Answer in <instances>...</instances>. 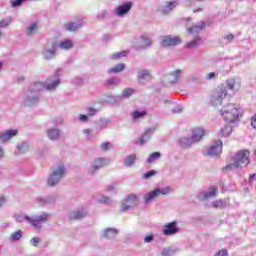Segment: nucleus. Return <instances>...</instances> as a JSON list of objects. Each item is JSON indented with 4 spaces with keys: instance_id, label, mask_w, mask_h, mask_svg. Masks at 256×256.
<instances>
[{
    "instance_id": "obj_32",
    "label": "nucleus",
    "mask_w": 256,
    "mask_h": 256,
    "mask_svg": "<svg viewBox=\"0 0 256 256\" xmlns=\"http://www.w3.org/2000/svg\"><path fill=\"white\" fill-rule=\"evenodd\" d=\"M160 157H161V153L160 152H154V153L150 154V156L148 157L147 163H151L155 159H159Z\"/></svg>"
},
{
    "instance_id": "obj_56",
    "label": "nucleus",
    "mask_w": 256,
    "mask_h": 256,
    "mask_svg": "<svg viewBox=\"0 0 256 256\" xmlns=\"http://www.w3.org/2000/svg\"><path fill=\"white\" fill-rule=\"evenodd\" d=\"M4 204H5V197L0 196V207H3Z\"/></svg>"
},
{
    "instance_id": "obj_51",
    "label": "nucleus",
    "mask_w": 256,
    "mask_h": 256,
    "mask_svg": "<svg viewBox=\"0 0 256 256\" xmlns=\"http://www.w3.org/2000/svg\"><path fill=\"white\" fill-rule=\"evenodd\" d=\"M233 39H235V36L233 34H229L226 36V41H228L229 43H231V41H233Z\"/></svg>"
},
{
    "instance_id": "obj_40",
    "label": "nucleus",
    "mask_w": 256,
    "mask_h": 256,
    "mask_svg": "<svg viewBox=\"0 0 256 256\" xmlns=\"http://www.w3.org/2000/svg\"><path fill=\"white\" fill-rule=\"evenodd\" d=\"M11 23V19H2L0 20V29L3 27H9V24Z\"/></svg>"
},
{
    "instance_id": "obj_52",
    "label": "nucleus",
    "mask_w": 256,
    "mask_h": 256,
    "mask_svg": "<svg viewBox=\"0 0 256 256\" xmlns=\"http://www.w3.org/2000/svg\"><path fill=\"white\" fill-rule=\"evenodd\" d=\"M79 119H80V121H88L89 117L87 115L80 114Z\"/></svg>"
},
{
    "instance_id": "obj_55",
    "label": "nucleus",
    "mask_w": 256,
    "mask_h": 256,
    "mask_svg": "<svg viewBox=\"0 0 256 256\" xmlns=\"http://www.w3.org/2000/svg\"><path fill=\"white\" fill-rule=\"evenodd\" d=\"M255 177H256V174H251L248 179V183H251L252 181H254Z\"/></svg>"
},
{
    "instance_id": "obj_13",
    "label": "nucleus",
    "mask_w": 256,
    "mask_h": 256,
    "mask_svg": "<svg viewBox=\"0 0 256 256\" xmlns=\"http://www.w3.org/2000/svg\"><path fill=\"white\" fill-rule=\"evenodd\" d=\"M164 235H175V233H179V228L177 227V221H172L163 228Z\"/></svg>"
},
{
    "instance_id": "obj_12",
    "label": "nucleus",
    "mask_w": 256,
    "mask_h": 256,
    "mask_svg": "<svg viewBox=\"0 0 256 256\" xmlns=\"http://www.w3.org/2000/svg\"><path fill=\"white\" fill-rule=\"evenodd\" d=\"M109 165V159L107 158H96L94 159L93 165L91 167V173H95L98 169L102 167H107Z\"/></svg>"
},
{
    "instance_id": "obj_14",
    "label": "nucleus",
    "mask_w": 256,
    "mask_h": 256,
    "mask_svg": "<svg viewBox=\"0 0 256 256\" xmlns=\"http://www.w3.org/2000/svg\"><path fill=\"white\" fill-rule=\"evenodd\" d=\"M18 133H19V131L16 129L7 130L0 134V141L2 143H5V142L9 141V139H13V137H15Z\"/></svg>"
},
{
    "instance_id": "obj_60",
    "label": "nucleus",
    "mask_w": 256,
    "mask_h": 256,
    "mask_svg": "<svg viewBox=\"0 0 256 256\" xmlns=\"http://www.w3.org/2000/svg\"><path fill=\"white\" fill-rule=\"evenodd\" d=\"M229 255V253L227 252V250H225V256H228Z\"/></svg>"
},
{
    "instance_id": "obj_57",
    "label": "nucleus",
    "mask_w": 256,
    "mask_h": 256,
    "mask_svg": "<svg viewBox=\"0 0 256 256\" xmlns=\"http://www.w3.org/2000/svg\"><path fill=\"white\" fill-rule=\"evenodd\" d=\"M216 256H225V250L219 251Z\"/></svg>"
},
{
    "instance_id": "obj_42",
    "label": "nucleus",
    "mask_w": 256,
    "mask_h": 256,
    "mask_svg": "<svg viewBox=\"0 0 256 256\" xmlns=\"http://www.w3.org/2000/svg\"><path fill=\"white\" fill-rule=\"evenodd\" d=\"M162 255L163 256H173V255H175V251H173L172 249H164L162 251Z\"/></svg>"
},
{
    "instance_id": "obj_53",
    "label": "nucleus",
    "mask_w": 256,
    "mask_h": 256,
    "mask_svg": "<svg viewBox=\"0 0 256 256\" xmlns=\"http://www.w3.org/2000/svg\"><path fill=\"white\" fill-rule=\"evenodd\" d=\"M88 113H89V115L93 116V115H95V113H97V110L94 108H88Z\"/></svg>"
},
{
    "instance_id": "obj_59",
    "label": "nucleus",
    "mask_w": 256,
    "mask_h": 256,
    "mask_svg": "<svg viewBox=\"0 0 256 256\" xmlns=\"http://www.w3.org/2000/svg\"><path fill=\"white\" fill-rule=\"evenodd\" d=\"M3 157V149L0 148V159Z\"/></svg>"
},
{
    "instance_id": "obj_38",
    "label": "nucleus",
    "mask_w": 256,
    "mask_h": 256,
    "mask_svg": "<svg viewBox=\"0 0 256 256\" xmlns=\"http://www.w3.org/2000/svg\"><path fill=\"white\" fill-rule=\"evenodd\" d=\"M170 75L174 77V81L172 83H175V81H177L181 75V70H175L171 72Z\"/></svg>"
},
{
    "instance_id": "obj_28",
    "label": "nucleus",
    "mask_w": 256,
    "mask_h": 256,
    "mask_svg": "<svg viewBox=\"0 0 256 256\" xmlns=\"http://www.w3.org/2000/svg\"><path fill=\"white\" fill-rule=\"evenodd\" d=\"M144 79H151V74L147 70L138 73V81H144Z\"/></svg>"
},
{
    "instance_id": "obj_19",
    "label": "nucleus",
    "mask_w": 256,
    "mask_h": 256,
    "mask_svg": "<svg viewBox=\"0 0 256 256\" xmlns=\"http://www.w3.org/2000/svg\"><path fill=\"white\" fill-rule=\"evenodd\" d=\"M64 27H65L66 31H69L70 33H75V31H77L81 27V24H77L74 22H68V23L64 24Z\"/></svg>"
},
{
    "instance_id": "obj_11",
    "label": "nucleus",
    "mask_w": 256,
    "mask_h": 256,
    "mask_svg": "<svg viewBox=\"0 0 256 256\" xmlns=\"http://www.w3.org/2000/svg\"><path fill=\"white\" fill-rule=\"evenodd\" d=\"M25 221H29V223L32 225V227H39V224L47 221V219H49V214L44 213L38 217H36V219H32L29 216H25L24 217Z\"/></svg>"
},
{
    "instance_id": "obj_3",
    "label": "nucleus",
    "mask_w": 256,
    "mask_h": 256,
    "mask_svg": "<svg viewBox=\"0 0 256 256\" xmlns=\"http://www.w3.org/2000/svg\"><path fill=\"white\" fill-rule=\"evenodd\" d=\"M203 137H205V130L201 127H196L192 130L191 138H184L183 143L185 147H189L192 143H199Z\"/></svg>"
},
{
    "instance_id": "obj_7",
    "label": "nucleus",
    "mask_w": 256,
    "mask_h": 256,
    "mask_svg": "<svg viewBox=\"0 0 256 256\" xmlns=\"http://www.w3.org/2000/svg\"><path fill=\"white\" fill-rule=\"evenodd\" d=\"M221 153H223V142L221 140H217L207 150V156L208 157H221Z\"/></svg>"
},
{
    "instance_id": "obj_47",
    "label": "nucleus",
    "mask_w": 256,
    "mask_h": 256,
    "mask_svg": "<svg viewBox=\"0 0 256 256\" xmlns=\"http://www.w3.org/2000/svg\"><path fill=\"white\" fill-rule=\"evenodd\" d=\"M153 239V235L150 234L144 238V243H151Z\"/></svg>"
},
{
    "instance_id": "obj_25",
    "label": "nucleus",
    "mask_w": 256,
    "mask_h": 256,
    "mask_svg": "<svg viewBox=\"0 0 256 256\" xmlns=\"http://www.w3.org/2000/svg\"><path fill=\"white\" fill-rule=\"evenodd\" d=\"M217 187H212L206 193H204V199H211L212 197H217Z\"/></svg>"
},
{
    "instance_id": "obj_29",
    "label": "nucleus",
    "mask_w": 256,
    "mask_h": 256,
    "mask_svg": "<svg viewBox=\"0 0 256 256\" xmlns=\"http://www.w3.org/2000/svg\"><path fill=\"white\" fill-rule=\"evenodd\" d=\"M61 49H71L73 47V42L71 40H64L60 42Z\"/></svg>"
},
{
    "instance_id": "obj_54",
    "label": "nucleus",
    "mask_w": 256,
    "mask_h": 256,
    "mask_svg": "<svg viewBox=\"0 0 256 256\" xmlns=\"http://www.w3.org/2000/svg\"><path fill=\"white\" fill-rule=\"evenodd\" d=\"M145 135H147V133H145V134L138 140V143H140L141 145L145 144Z\"/></svg>"
},
{
    "instance_id": "obj_10",
    "label": "nucleus",
    "mask_w": 256,
    "mask_h": 256,
    "mask_svg": "<svg viewBox=\"0 0 256 256\" xmlns=\"http://www.w3.org/2000/svg\"><path fill=\"white\" fill-rule=\"evenodd\" d=\"M205 27H209V24H207L203 21H200L196 25L188 27L186 29V31H187V33H190V35H199V33H201V31H203V29H205Z\"/></svg>"
},
{
    "instance_id": "obj_24",
    "label": "nucleus",
    "mask_w": 256,
    "mask_h": 256,
    "mask_svg": "<svg viewBox=\"0 0 256 256\" xmlns=\"http://www.w3.org/2000/svg\"><path fill=\"white\" fill-rule=\"evenodd\" d=\"M131 115H132L133 121H137V119H143V117L147 115V111L136 110Z\"/></svg>"
},
{
    "instance_id": "obj_17",
    "label": "nucleus",
    "mask_w": 256,
    "mask_h": 256,
    "mask_svg": "<svg viewBox=\"0 0 256 256\" xmlns=\"http://www.w3.org/2000/svg\"><path fill=\"white\" fill-rule=\"evenodd\" d=\"M201 43H203V39H201V37H196L194 40L187 42L185 47L186 49H195L196 47H199Z\"/></svg>"
},
{
    "instance_id": "obj_33",
    "label": "nucleus",
    "mask_w": 256,
    "mask_h": 256,
    "mask_svg": "<svg viewBox=\"0 0 256 256\" xmlns=\"http://www.w3.org/2000/svg\"><path fill=\"white\" fill-rule=\"evenodd\" d=\"M21 237H23V233L21 232V230H18L11 235L12 241H19Z\"/></svg>"
},
{
    "instance_id": "obj_48",
    "label": "nucleus",
    "mask_w": 256,
    "mask_h": 256,
    "mask_svg": "<svg viewBox=\"0 0 256 256\" xmlns=\"http://www.w3.org/2000/svg\"><path fill=\"white\" fill-rule=\"evenodd\" d=\"M24 0H15L12 2V7H19L23 3Z\"/></svg>"
},
{
    "instance_id": "obj_58",
    "label": "nucleus",
    "mask_w": 256,
    "mask_h": 256,
    "mask_svg": "<svg viewBox=\"0 0 256 256\" xmlns=\"http://www.w3.org/2000/svg\"><path fill=\"white\" fill-rule=\"evenodd\" d=\"M202 9L201 8H196L193 10V13H201Z\"/></svg>"
},
{
    "instance_id": "obj_49",
    "label": "nucleus",
    "mask_w": 256,
    "mask_h": 256,
    "mask_svg": "<svg viewBox=\"0 0 256 256\" xmlns=\"http://www.w3.org/2000/svg\"><path fill=\"white\" fill-rule=\"evenodd\" d=\"M183 111V108L181 106H176L174 109H172V113H181Z\"/></svg>"
},
{
    "instance_id": "obj_37",
    "label": "nucleus",
    "mask_w": 256,
    "mask_h": 256,
    "mask_svg": "<svg viewBox=\"0 0 256 256\" xmlns=\"http://www.w3.org/2000/svg\"><path fill=\"white\" fill-rule=\"evenodd\" d=\"M44 57L45 59H53L55 57V50H47L45 53H44Z\"/></svg>"
},
{
    "instance_id": "obj_2",
    "label": "nucleus",
    "mask_w": 256,
    "mask_h": 256,
    "mask_svg": "<svg viewBox=\"0 0 256 256\" xmlns=\"http://www.w3.org/2000/svg\"><path fill=\"white\" fill-rule=\"evenodd\" d=\"M249 150H240L232 157V162L225 166V171H235L240 167H247L251 162L249 160Z\"/></svg>"
},
{
    "instance_id": "obj_23",
    "label": "nucleus",
    "mask_w": 256,
    "mask_h": 256,
    "mask_svg": "<svg viewBox=\"0 0 256 256\" xmlns=\"http://www.w3.org/2000/svg\"><path fill=\"white\" fill-rule=\"evenodd\" d=\"M213 105L215 107L223 105V90L220 89V91L218 92V96L213 99Z\"/></svg>"
},
{
    "instance_id": "obj_46",
    "label": "nucleus",
    "mask_w": 256,
    "mask_h": 256,
    "mask_svg": "<svg viewBox=\"0 0 256 256\" xmlns=\"http://www.w3.org/2000/svg\"><path fill=\"white\" fill-rule=\"evenodd\" d=\"M205 78L208 80V81H211V79H215V73L214 72H210L208 73Z\"/></svg>"
},
{
    "instance_id": "obj_30",
    "label": "nucleus",
    "mask_w": 256,
    "mask_h": 256,
    "mask_svg": "<svg viewBox=\"0 0 256 256\" xmlns=\"http://www.w3.org/2000/svg\"><path fill=\"white\" fill-rule=\"evenodd\" d=\"M38 26H37V23H32L28 28H27V31H28V35L31 36V35H35V32L38 30Z\"/></svg>"
},
{
    "instance_id": "obj_62",
    "label": "nucleus",
    "mask_w": 256,
    "mask_h": 256,
    "mask_svg": "<svg viewBox=\"0 0 256 256\" xmlns=\"http://www.w3.org/2000/svg\"><path fill=\"white\" fill-rule=\"evenodd\" d=\"M110 83H113V80H109Z\"/></svg>"
},
{
    "instance_id": "obj_4",
    "label": "nucleus",
    "mask_w": 256,
    "mask_h": 256,
    "mask_svg": "<svg viewBox=\"0 0 256 256\" xmlns=\"http://www.w3.org/2000/svg\"><path fill=\"white\" fill-rule=\"evenodd\" d=\"M63 175H65V166H59L49 176L48 185L50 187H55V185H57V183H59L61 181V179H63Z\"/></svg>"
},
{
    "instance_id": "obj_63",
    "label": "nucleus",
    "mask_w": 256,
    "mask_h": 256,
    "mask_svg": "<svg viewBox=\"0 0 256 256\" xmlns=\"http://www.w3.org/2000/svg\"><path fill=\"white\" fill-rule=\"evenodd\" d=\"M0 37H1V32H0Z\"/></svg>"
},
{
    "instance_id": "obj_35",
    "label": "nucleus",
    "mask_w": 256,
    "mask_h": 256,
    "mask_svg": "<svg viewBox=\"0 0 256 256\" xmlns=\"http://www.w3.org/2000/svg\"><path fill=\"white\" fill-rule=\"evenodd\" d=\"M100 147H101L102 151H109V149H111L113 147V145L111 144V142H102L100 144Z\"/></svg>"
},
{
    "instance_id": "obj_9",
    "label": "nucleus",
    "mask_w": 256,
    "mask_h": 256,
    "mask_svg": "<svg viewBox=\"0 0 256 256\" xmlns=\"http://www.w3.org/2000/svg\"><path fill=\"white\" fill-rule=\"evenodd\" d=\"M139 204V197L135 194H130L126 197L124 202L121 205L120 211H127L130 207Z\"/></svg>"
},
{
    "instance_id": "obj_44",
    "label": "nucleus",
    "mask_w": 256,
    "mask_h": 256,
    "mask_svg": "<svg viewBox=\"0 0 256 256\" xmlns=\"http://www.w3.org/2000/svg\"><path fill=\"white\" fill-rule=\"evenodd\" d=\"M39 241H41V239H39V237L32 238L31 243H32L33 247H37V245H39Z\"/></svg>"
},
{
    "instance_id": "obj_18",
    "label": "nucleus",
    "mask_w": 256,
    "mask_h": 256,
    "mask_svg": "<svg viewBox=\"0 0 256 256\" xmlns=\"http://www.w3.org/2000/svg\"><path fill=\"white\" fill-rule=\"evenodd\" d=\"M47 135L51 141H57L61 135V132L57 128H52L47 131Z\"/></svg>"
},
{
    "instance_id": "obj_22",
    "label": "nucleus",
    "mask_w": 256,
    "mask_h": 256,
    "mask_svg": "<svg viewBox=\"0 0 256 256\" xmlns=\"http://www.w3.org/2000/svg\"><path fill=\"white\" fill-rule=\"evenodd\" d=\"M175 7H177L176 1L169 2L165 8L161 9L162 15H167V13H171V11H173V9H175Z\"/></svg>"
},
{
    "instance_id": "obj_8",
    "label": "nucleus",
    "mask_w": 256,
    "mask_h": 256,
    "mask_svg": "<svg viewBox=\"0 0 256 256\" xmlns=\"http://www.w3.org/2000/svg\"><path fill=\"white\" fill-rule=\"evenodd\" d=\"M183 40L179 36H164L161 41L162 47H175L181 45Z\"/></svg>"
},
{
    "instance_id": "obj_31",
    "label": "nucleus",
    "mask_w": 256,
    "mask_h": 256,
    "mask_svg": "<svg viewBox=\"0 0 256 256\" xmlns=\"http://www.w3.org/2000/svg\"><path fill=\"white\" fill-rule=\"evenodd\" d=\"M133 93H135V90H133L132 88H126L122 92V97L124 99L127 97H131V95H133Z\"/></svg>"
},
{
    "instance_id": "obj_15",
    "label": "nucleus",
    "mask_w": 256,
    "mask_h": 256,
    "mask_svg": "<svg viewBox=\"0 0 256 256\" xmlns=\"http://www.w3.org/2000/svg\"><path fill=\"white\" fill-rule=\"evenodd\" d=\"M131 7H133V4L131 2H127V3L119 6L116 9V13H117V15H125V14L129 13V11H131Z\"/></svg>"
},
{
    "instance_id": "obj_26",
    "label": "nucleus",
    "mask_w": 256,
    "mask_h": 256,
    "mask_svg": "<svg viewBox=\"0 0 256 256\" xmlns=\"http://www.w3.org/2000/svg\"><path fill=\"white\" fill-rule=\"evenodd\" d=\"M129 55V51L116 52L111 55V59L113 61H117V59H121L122 57H127Z\"/></svg>"
},
{
    "instance_id": "obj_20",
    "label": "nucleus",
    "mask_w": 256,
    "mask_h": 256,
    "mask_svg": "<svg viewBox=\"0 0 256 256\" xmlns=\"http://www.w3.org/2000/svg\"><path fill=\"white\" fill-rule=\"evenodd\" d=\"M135 161H137V155L135 154L128 155L124 160V165L126 167H133V165H135Z\"/></svg>"
},
{
    "instance_id": "obj_43",
    "label": "nucleus",
    "mask_w": 256,
    "mask_h": 256,
    "mask_svg": "<svg viewBox=\"0 0 256 256\" xmlns=\"http://www.w3.org/2000/svg\"><path fill=\"white\" fill-rule=\"evenodd\" d=\"M156 173L157 172L155 170H150L144 174V177H145V179H149V178L153 177V175H155Z\"/></svg>"
},
{
    "instance_id": "obj_5",
    "label": "nucleus",
    "mask_w": 256,
    "mask_h": 256,
    "mask_svg": "<svg viewBox=\"0 0 256 256\" xmlns=\"http://www.w3.org/2000/svg\"><path fill=\"white\" fill-rule=\"evenodd\" d=\"M241 87V82L237 79H228L226 82L225 96L233 97Z\"/></svg>"
},
{
    "instance_id": "obj_41",
    "label": "nucleus",
    "mask_w": 256,
    "mask_h": 256,
    "mask_svg": "<svg viewBox=\"0 0 256 256\" xmlns=\"http://www.w3.org/2000/svg\"><path fill=\"white\" fill-rule=\"evenodd\" d=\"M43 83L37 82L34 84V87L32 88V91H41L43 89Z\"/></svg>"
},
{
    "instance_id": "obj_1",
    "label": "nucleus",
    "mask_w": 256,
    "mask_h": 256,
    "mask_svg": "<svg viewBox=\"0 0 256 256\" xmlns=\"http://www.w3.org/2000/svg\"><path fill=\"white\" fill-rule=\"evenodd\" d=\"M243 115V110L236 104H227L225 108V119H226V137H229L233 133L234 127H237L238 119Z\"/></svg>"
},
{
    "instance_id": "obj_36",
    "label": "nucleus",
    "mask_w": 256,
    "mask_h": 256,
    "mask_svg": "<svg viewBox=\"0 0 256 256\" xmlns=\"http://www.w3.org/2000/svg\"><path fill=\"white\" fill-rule=\"evenodd\" d=\"M27 151H29V145L27 144L18 145V153H27Z\"/></svg>"
},
{
    "instance_id": "obj_27",
    "label": "nucleus",
    "mask_w": 256,
    "mask_h": 256,
    "mask_svg": "<svg viewBox=\"0 0 256 256\" xmlns=\"http://www.w3.org/2000/svg\"><path fill=\"white\" fill-rule=\"evenodd\" d=\"M125 69V64H117L116 66L110 68L108 73H121Z\"/></svg>"
},
{
    "instance_id": "obj_39",
    "label": "nucleus",
    "mask_w": 256,
    "mask_h": 256,
    "mask_svg": "<svg viewBox=\"0 0 256 256\" xmlns=\"http://www.w3.org/2000/svg\"><path fill=\"white\" fill-rule=\"evenodd\" d=\"M153 45V42L149 38H143L142 40V47H151Z\"/></svg>"
},
{
    "instance_id": "obj_45",
    "label": "nucleus",
    "mask_w": 256,
    "mask_h": 256,
    "mask_svg": "<svg viewBox=\"0 0 256 256\" xmlns=\"http://www.w3.org/2000/svg\"><path fill=\"white\" fill-rule=\"evenodd\" d=\"M83 133H84V135H87V139H91V136H89L92 133L91 129L86 128V129L83 130Z\"/></svg>"
},
{
    "instance_id": "obj_34",
    "label": "nucleus",
    "mask_w": 256,
    "mask_h": 256,
    "mask_svg": "<svg viewBox=\"0 0 256 256\" xmlns=\"http://www.w3.org/2000/svg\"><path fill=\"white\" fill-rule=\"evenodd\" d=\"M59 79L55 80L52 84L48 83L45 85V89L51 90V89H56L59 85Z\"/></svg>"
},
{
    "instance_id": "obj_6",
    "label": "nucleus",
    "mask_w": 256,
    "mask_h": 256,
    "mask_svg": "<svg viewBox=\"0 0 256 256\" xmlns=\"http://www.w3.org/2000/svg\"><path fill=\"white\" fill-rule=\"evenodd\" d=\"M169 193H171V187L169 186L163 189L157 188L145 195L144 203H149V201H153V199L159 197V195H169Z\"/></svg>"
},
{
    "instance_id": "obj_16",
    "label": "nucleus",
    "mask_w": 256,
    "mask_h": 256,
    "mask_svg": "<svg viewBox=\"0 0 256 256\" xmlns=\"http://www.w3.org/2000/svg\"><path fill=\"white\" fill-rule=\"evenodd\" d=\"M87 217V212L83 210H76L71 212L70 214V219L72 220H80V219H85Z\"/></svg>"
},
{
    "instance_id": "obj_61",
    "label": "nucleus",
    "mask_w": 256,
    "mask_h": 256,
    "mask_svg": "<svg viewBox=\"0 0 256 256\" xmlns=\"http://www.w3.org/2000/svg\"><path fill=\"white\" fill-rule=\"evenodd\" d=\"M187 21H191V18H188Z\"/></svg>"
},
{
    "instance_id": "obj_50",
    "label": "nucleus",
    "mask_w": 256,
    "mask_h": 256,
    "mask_svg": "<svg viewBox=\"0 0 256 256\" xmlns=\"http://www.w3.org/2000/svg\"><path fill=\"white\" fill-rule=\"evenodd\" d=\"M213 207L219 208L223 207V201H216L213 203Z\"/></svg>"
},
{
    "instance_id": "obj_21",
    "label": "nucleus",
    "mask_w": 256,
    "mask_h": 256,
    "mask_svg": "<svg viewBox=\"0 0 256 256\" xmlns=\"http://www.w3.org/2000/svg\"><path fill=\"white\" fill-rule=\"evenodd\" d=\"M104 237L106 239H115V237H117V229L107 228L104 230Z\"/></svg>"
}]
</instances>
